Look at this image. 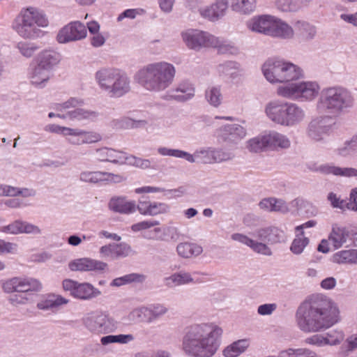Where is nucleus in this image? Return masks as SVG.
Instances as JSON below:
<instances>
[{
  "instance_id": "nucleus-6",
  "label": "nucleus",
  "mask_w": 357,
  "mask_h": 357,
  "mask_svg": "<svg viewBox=\"0 0 357 357\" xmlns=\"http://www.w3.org/2000/svg\"><path fill=\"white\" fill-rule=\"evenodd\" d=\"M264 113L273 123L288 128L295 127L306 119V112L301 106L278 99L268 102L264 106Z\"/></svg>"
},
{
  "instance_id": "nucleus-39",
  "label": "nucleus",
  "mask_w": 357,
  "mask_h": 357,
  "mask_svg": "<svg viewBox=\"0 0 357 357\" xmlns=\"http://www.w3.org/2000/svg\"><path fill=\"white\" fill-rule=\"evenodd\" d=\"M331 261L337 264H357V250H342L335 252Z\"/></svg>"
},
{
  "instance_id": "nucleus-44",
  "label": "nucleus",
  "mask_w": 357,
  "mask_h": 357,
  "mask_svg": "<svg viewBox=\"0 0 357 357\" xmlns=\"http://www.w3.org/2000/svg\"><path fill=\"white\" fill-rule=\"evenodd\" d=\"M278 357H321L316 351L306 347L289 348L279 352Z\"/></svg>"
},
{
  "instance_id": "nucleus-41",
  "label": "nucleus",
  "mask_w": 357,
  "mask_h": 357,
  "mask_svg": "<svg viewBox=\"0 0 357 357\" xmlns=\"http://www.w3.org/2000/svg\"><path fill=\"white\" fill-rule=\"evenodd\" d=\"M250 346L248 339H241L227 346L222 351L225 357H237L245 352Z\"/></svg>"
},
{
  "instance_id": "nucleus-32",
  "label": "nucleus",
  "mask_w": 357,
  "mask_h": 357,
  "mask_svg": "<svg viewBox=\"0 0 357 357\" xmlns=\"http://www.w3.org/2000/svg\"><path fill=\"white\" fill-rule=\"evenodd\" d=\"M3 290L10 294L9 300L13 305L21 303L22 301V279L13 278L6 281L3 284Z\"/></svg>"
},
{
  "instance_id": "nucleus-47",
  "label": "nucleus",
  "mask_w": 357,
  "mask_h": 357,
  "mask_svg": "<svg viewBox=\"0 0 357 357\" xmlns=\"http://www.w3.org/2000/svg\"><path fill=\"white\" fill-rule=\"evenodd\" d=\"M256 6L257 0H234L231 3L234 11L243 15H250L253 13Z\"/></svg>"
},
{
  "instance_id": "nucleus-13",
  "label": "nucleus",
  "mask_w": 357,
  "mask_h": 357,
  "mask_svg": "<svg viewBox=\"0 0 357 357\" xmlns=\"http://www.w3.org/2000/svg\"><path fill=\"white\" fill-rule=\"evenodd\" d=\"M62 287L73 298L82 301H89L101 295V291L91 283H80L71 279L63 280Z\"/></svg>"
},
{
  "instance_id": "nucleus-56",
  "label": "nucleus",
  "mask_w": 357,
  "mask_h": 357,
  "mask_svg": "<svg viewBox=\"0 0 357 357\" xmlns=\"http://www.w3.org/2000/svg\"><path fill=\"white\" fill-rule=\"evenodd\" d=\"M157 152L162 156H172L176 158L190 159L188 152L176 149H170L165 146H160L157 149Z\"/></svg>"
},
{
  "instance_id": "nucleus-62",
  "label": "nucleus",
  "mask_w": 357,
  "mask_h": 357,
  "mask_svg": "<svg viewBox=\"0 0 357 357\" xmlns=\"http://www.w3.org/2000/svg\"><path fill=\"white\" fill-rule=\"evenodd\" d=\"M328 199L334 208H337L342 210H345L346 208L349 209V202L342 199L340 196H337L334 192H330L328 194Z\"/></svg>"
},
{
  "instance_id": "nucleus-1",
  "label": "nucleus",
  "mask_w": 357,
  "mask_h": 357,
  "mask_svg": "<svg viewBox=\"0 0 357 357\" xmlns=\"http://www.w3.org/2000/svg\"><path fill=\"white\" fill-rule=\"evenodd\" d=\"M302 303L296 312L298 328L304 333H317L328 329L341 320L335 303L323 296H314Z\"/></svg>"
},
{
  "instance_id": "nucleus-59",
  "label": "nucleus",
  "mask_w": 357,
  "mask_h": 357,
  "mask_svg": "<svg viewBox=\"0 0 357 357\" xmlns=\"http://www.w3.org/2000/svg\"><path fill=\"white\" fill-rule=\"evenodd\" d=\"M126 163L143 169L151 168V163L149 160L137 158L133 155H127Z\"/></svg>"
},
{
  "instance_id": "nucleus-64",
  "label": "nucleus",
  "mask_w": 357,
  "mask_h": 357,
  "mask_svg": "<svg viewBox=\"0 0 357 357\" xmlns=\"http://www.w3.org/2000/svg\"><path fill=\"white\" fill-rule=\"evenodd\" d=\"M159 225L160 222L159 221L157 220H143L137 223L133 224L131 226V229L134 232H137L142 230L150 229Z\"/></svg>"
},
{
  "instance_id": "nucleus-49",
  "label": "nucleus",
  "mask_w": 357,
  "mask_h": 357,
  "mask_svg": "<svg viewBox=\"0 0 357 357\" xmlns=\"http://www.w3.org/2000/svg\"><path fill=\"white\" fill-rule=\"evenodd\" d=\"M310 243V239L305 236L304 232H296L295 238L290 245V250L294 255H301Z\"/></svg>"
},
{
  "instance_id": "nucleus-48",
  "label": "nucleus",
  "mask_w": 357,
  "mask_h": 357,
  "mask_svg": "<svg viewBox=\"0 0 357 357\" xmlns=\"http://www.w3.org/2000/svg\"><path fill=\"white\" fill-rule=\"evenodd\" d=\"M84 104L83 99L77 97H72L62 103H54L52 105V108L56 112H61L66 113L68 111H71L70 109H76L77 107H82Z\"/></svg>"
},
{
  "instance_id": "nucleus-53",
  "label": "nucleus",
  "mask_w": 357,
  "mask_h": 357,
  "mask_svg": "<svg viewBox=\"0 0 357 357\" xmlns=\"http://www.w3.org/2000/svg\"><path fill=\"white\" fill-rule=\"evenodd\" d=\"M144 279V277L142 275L130 273L114 279L110 285L112 287H121L135 282H142Z\"/></svg>"
},
{
  "instance_id": "nucleus-29",
  "label": "nucleus",
  "mask_w": 357,
  "mask_h": 357,
  "mask_svg": "<svg viewBox=\"0 0 357 357\" xmlns=\"http://www.w3.org/2000/svg\"><path fill=\"white\" fill-rule=\"evenodd\" d=\"M270 36L282 40H291L295 36L294 28L275 16Z\"/></svg>"
},
{
  "instance_id": "nucleus-33",
  "label": "nucleus",
  "mask_w": 357,
  "mask_h": 357,
  "mask_svg": "<svg viewBox=\"0 0 357 357\" xmlns=\"http://www.w3.org/2000/svg\"><path fill=\"white\" fill-rule=\"evenodd\" d=\"M328 236L333 250H338L347 243L349 231L346 227L334 224Z\"/></svg>"
},
{
  "instance_id": "nucleus-11",
  "label": "nucleus",
  "mask_w": 357,
  "mask_h": 357,
  "mask_svg": "<svg viewBox=\"0 0 357 357\" xmlns=\"http://www.w3.org/2000/svg\"><path fill=\"white\" fill-rule=\"evenodd\" d=\"M48 20L45 15L37 8L29 7L24 10V38H38L43 31L37 26L46 27Z\"/></svg>"
},
{
  "instance_id": "nucleus-10",
  "label": "nucleus",
  "mask_w": 357,
  "mask_h": 357,
  "mask_svg": "<svg viewBox=\"0 0 357 357\" xmlns=\"http://www.w3.org/2000/svg\"><path fill=\"white\" fill-rule=\"evenodd\" d=\"M181 38L185 47L195 52L210 48L214 38L211 33L198 29H187L180 33Z\"/></svg>"
},
{
  "instance_id": "nucleus-19",
  "label": "nucleus",
  "mask_w": 357,
  "mask_h": 357,
  "mask_svg": "<svg viewBox=\"0 0 357 357\" xmlns=\"http://www.w3.org/2000/svg\"><path fill=\"white\" fill-rule=\"evenodd\" d=\"M195 95L194 84L188 79H183L169 89L164 95L163 98L166 100L184 102L191 100Z\"/></svg>"
},
{
  "instance_id": "nucleus-9",
  "label": "nucleus",
  "mask_w": 357,
  "mask_h": 357,
  "mask_svg": "<svg viewBox=\"0 0 357 357\" xmlns=\"http://www.w3.org/2000/svg\"><path fill=\"white\" fill-rule=\"evenodd\" d=\"M291 82L277 88L278 96L301 102H311L320 96L321 86L317 81Z\"/></svg>"
},
{
  "instance_id": "nucleus-58",
  "label": "nucleus",
  "mask_w": 357,
  "mask_h": 357,
  "mask_svg": "<svg viewBox=\"0 0 357 357\" xmlns=\"http://www.w3.org/2000/svg\"><path fill=\"white\" fill-rule=\"evenodd\" d=\"M116 259L125 258L134 255L135 252L131 246L125 242L115 243Z\"/></svg>"
},
{
  "instance_id": "nucleus-16",
  "label": "nucleus",
  "mask_w": 357,
  "mask_h": 357,
  "mask_svg": "<svg viewBox=\"0 0 357 357\" xmlns=\"http://www.w3.org/2000/svg\"><path fill=\"white\" fill-rule=\"evenodd\" d=\"M112 321L109 315L102 311L91 312L82 319L84 326L90 332L97 334L109 333Z\"/></svg>"
},
{
  "instance_id": "nucleus-27",
  "label": "nucleus",
  "mask_w": 357,
  "mask_h": 357,
  "mask_svg": "<svg viewBox=\"0 0 357 357\" xmlns=\"http://www.w3.org/2000/svg\"><path fill=\"white\" fill-rule=\"evenodd\" d=\"M52 76V72L34 62L28 69V77L31 84L38 88L45 87Z\"/></svg>"
},
{
  "instance_id": "nucleus-14",
  "label": "nucleus",
  "mask_w": 357,
  "mask_h": 357,
  "mask_svg": "<svg viewBox=\"0 0 357 357\" xmlns=\"http://www.w3.org/2000/svg\"><path fill=\"white\" fill-rule=\"evenodd\" d=\"M208 281H209V278L207 273L198 271L191 273L183 270L176 272L164 278V282L168 287L190 284H201Z\"/></svg>"
},
{
  "instance_id": "nucleus-17",
  "label": "nucleus",
  "mask_w": 357,
  "mask_h": 357,
  "mask_svg": "<svg viewBox=\"0 0 357 357\" xmlns=\"http://www.w3.org/2000/svg\"><path fill=\"white\" fill-rule=\"evenodd\" d=\"M87 36L86 26L78 20L72 21L63 26L58 32L56 40L66 44L84 39Z\"/></svg>"
},
{
  "instance_id": "nucleus-26",
  "label": "nucleus",
  "mask_w": 357,
  "mask_h": 357,
  "mask_svg": "<svg viewBox=\"0 0 357 357\" xmlns=\"http://www.w3.org/2000/svg\"><path fill=\"white\" fill-rule=\"evenodd\" d=\"M274 18L271 15H256L247 20L245 26L252 32L270 36Z\"/></svg>"
},
{
  "instance_id": "nucleus-30",
  "label": "nucleus",
  "mask_w": 357,
  "mask_h": 357,
  "mask_svg": "<svg viewBox=\"0 0 357 357\" xmlns=\"http://www.w3.org/2000/svg\"><path fill=\"white\" fill-rule=\"evenodd\" d=\"M68 299L61 295L55 294H48L42 297L38 302L37 307L43 311H51L55 312L58 308L68 303Z\"/></svg>"
},
{
  "instance_id": "nucleus-15",
  "label": "nucleus",
  "mask_w": 357,
  "mask_h": 357,
  "mask_svg": "<svg viewBox=\"0 0 357 357\" xmlns=\"http://www.w3.org/2000/svg\"><path fill=\"white\" fill-rule=\"evenodd\" d=\"M168 312V308L161 303H151L132 310L130 319L151 324L158 320Z\"/></svg>"
},
{
  "instance_id": "nucleus-35",
  "label": "nucleus",
  "mask_w": 357,
  "mask_h": 357,
  "mask_svg": "<svg viewBox=\"0 0 357 357\" xmlns=\"http://www.w3.org/2000/svg\"><path fill=\"white\" fill-rule=\"evenodd\" d=\"M152 236L149 238L160 240H172L176 241L181 236L179 229L174 225H167L163 227H155L152 231Z\"/></svg>"
},
{
  "instance_id": "nucleus-18",
  "label": "nucleus",
  "mask_w": 357,
  "mask_h": 357,
  "mask_svg": "<svg viewBox=\"0 0 357 357\" xmlns=\"http://www.w3.org/2000/svg\"><path fill=\"white\" fill-rule=\"evenodd\" d=\"M344 339V333L340 329H333L324 333H316L307 337L304 340L306 344L315 347L337 346Z\"/></svg>"
},
{
  "instance_id": "nucleus-21",
  "label": "nucleus",
  "mask_w": 357,
  "mask_h": 357,
  "mask_svg": "<svg viewBox=\"0 0 357 357\" xmlns=\"http://www.w3.org/2000/svg\"><path fill=\"white\" fill-rule=\"evenodd\" d=\"M79 179L82 182L93 184L119 183L124 181L123 176L103 171H83Z\"/></svg>"
},
{
  "instance_id": "nucleus-34",
  "label": "nucleus",
  "mask_w": 357,
  "mask_h": 357,
  "mask_svg": "<svg viewBox=\"0 0 357 357\" xmlns=\"http://www.w3.org/2000/svg\"><path fill=\"white\" fill-rule=\"evenodd\" d=\"M245 147L249 152L254 153L269 150L267 131L248 139L245 143Z\"/></svg>"
},
{
  "instance_id": "nucleus-28",
  "label": "nucleus",
  "mask_w": 357,
  "mask_h": 357,
  "mask_svg": "<svg viewBox=\"0 0 357 357\" xmlns=\"http://www.w3.org/2000/svg\"><path fill=\"white\" fill-rule=\"evenodd\" d=\"M96 153L98 160L101 162L121 165L126 163L127 159V154L125 152L108 147L97 149Z\"/></svg>"
},
{
  "instance_id": "nucleus-40",
  "label": "nucleus",
  "mask_w": 357,
  "mask_h": 357,
  "mask_svg": "<svg viewBox=\"0 0 357 357\" xmlns=\"http://www.w3.org/2000/svg\"><path fill=\"white\" fill-rule=\"evenodd\" d=\"M213 38L214 40L210 48L216 49L218 53L222 54L236 55L238 54V48L233 43L214 35Z\"/></svg>"
},
{
  "instance_id": "nucleus-38",
  "label": "nucleus",
  "mask_w": 357,
  "mask_h": 357,
  "mask_svg": "<svg viewBox=\"0 0 357 357\" xmlns=\"http://www.w3.org/2000/svg\"><path fill=\"white\" fill-rule=\"evenodd\" d=\"M295 34L305 40H312L317 34L316 26L305 20H296L294 23Z\"/></svg>"
},
{
  "instance_id": "nucleus-8",
  "label": "nucleus",
  "mask_w": 357,
  "mask_h": 357,
  "mask_svg": "<svg viewBox=\"0 0 357 357\" xmlns=\"http://www.w3.org/2000/svg\"><path fill=\"white\" fill-rule=\"evenodd\" d=\"M261 71L271 84H282L296 81L304 77L303 70L294 63L283 59L269 58L263 63Z\"/></svg>"
},
{
  "instance_id": "nucleus-50",
  "label": "nucleus",
  "mask_w": 357,
  "mask_h": 357,
  "mask_svg": "<svg viewBox=\"0 0 357 357\" xmlns=\"http://www.w3.org/2000/svg\"><path fill=\"white\" fill-rule=\"evenodd\" d=\"M205 97L207 102L215 107H219L222 102V94L220 86L208 87L205 92Z\"/></svg>"
},
{
  "instance_id": "nucleus-25",
  "label": "nucleus",
  "mask_w": 357,
  "mask_h": 357,
  "mask_svg": "<svg viewBox=\"0 0 357 357\" xmlns=\"http://www.w3.org/2000/svg\"><path fill=\"white\" fill-rule=\"evenodd\" d=\"M228 7V0H215L209 6L199 8V13L203 18L215 22L225 17Z\"/></svg>"
},
{
  "instance_id": "nucleus-61",
  "label": "nucleus",
  "mask_w": 357,
  "mask_h": 357,
  "mask_svg": "<svg viewBox=\"0 0 357 357\" xmlns=\"http://www.w3.org/2000/svg\"><path fill=\"white\" fill-rule=\"evenodd\" d=\"M338 167L333 163H324L316 167L313 170L325 175L337 176Z\"/></svg>"
},
{
  "instance_id": "nucleus-22",
  "label": "nucleus",
  "mask_w": 357,
  "mask_h": 357,
  "mask_svg": "<svg viewBox=\"0 0 357 357\" xmlns=\"http://www.w3.org/2000/svg\"><path fill=\"white\" fill-rule=\"evenodd\" d=\"M246 135V128L238 123L225 124L218 130V137L229 145H236Z\"/></svg>"
},
{
  "instance_id": "nucleus-60",
  "label": "nucleus",
  "mask_w": 357,
  "mask_h": 357,
  "mask_svg": "<svg viewBox=\"0 0 357 357\" xmlns=\"http://www.w3.org/2000/svg\"><path fill=\"white\" fill-rule=\"evenodd\" d=\"M83 144H93L102 139V135L96 131H89L82 129Z\"/></svg>"
},
{
  "instance_id": "nucleus-4",
  "label": "nucleus",
  "mask_w": 357,
  "mask_h": 357,
  "mask_svg": "<svg viewBox=\"0 0 357 357\" xmlns=\"http://www.w3.org/2000/svg\"><path fill=\"white\" fill-rule=\"evenodd\" d=\"M354 103V96L349 89L340 85H334L321 90L315 108L319 114L333 116L349 112Z\"/></svg>"
},
{
  "instance_id": "nucleus-20",
  "label": "nucleus",
  "mask_w": 357,
  "mask_h": 357,
  "mask_svg": "<svg viewBox=\"0 0 357 357\" xmlns=\"http://www.w3.org/2000/svg\"><path fill=\"white\" fill-rule=\"evenodd\" d=\"M273 212H280L287 213L292 209L305 211L309 215H315L317 209L307 200L302 198H296L290 202H287L282 199L273 197Z\"/></svg>"
},
{
  "instance_id": "nucleus-24",
  "label": "nucleus",
  "mask_w": 357,
  "mask_h": 357,
  "mask_svg": "<svg viewBox=\"0 0 357 357\" xmlns=\"http://www.w3.org/2000/svg\"><path fill=\"white\" fill-rule=\"evenodd\" d=\"M170 206L165 202L139 199L137 204L135 201V213L137 211L144 216L166 214L170 211Z\"/></svg>"
},
{
  "instance_id": "nucleus-46",
  "label": "nucleus",
  "mask_w": 357,
  "mask_h": 357,
  "mask_svg": "<svg viewBox=\"0 0 357 357\" xmlns=\"http://www.w3.org/2000/svg\"><path fill=\"white\" fill-rule=\"evenodd\" d=\"M335 153L341 157H348L357 153V134L340 146L335 151Z\"/></svg>"
},
{
  "instance_id": "nucleus-2",
  "label": "nucleus",
  "mask_w": 357,
  "mask_h": 357,
  "mask_svg": "<svg viewBox=\"0 0 357 357\" xmlns=\"http://www.w3.org/2000/svg\"><path fill=\"white\" fill-rule=\"evenodd\" d=\"M222 334V328L214 322L192 324L182 338V350L188 357H212L220 347Z\"/></svg>"
},
{
  "instance_id": "nucleus-23",
  "label": "nucleus",
  "mask_w": 357,
  "mask_h": 357,
  "mask_svg": "<svg viewBox=\"0 0 357 357\" xmlns=\"http://www.w3.org/2000/svg\"><path fill=\"white\" fill-rule=\"evenodd\" d=\"M68 268L72 271L92 272L95 274H102L107 268V264L100 260L90 257H82L71 261Z\"/></svg>"
},
{
  "instance_id": "nucleus-63",
  "label": "nucleus",
  "mask_w": 357,
  "mask_h": 357,
  "mask_svg": "<svg viewBox=\"0 0 357 357\" xmlns=\"http://www.w3.org/2000/svg\"><path fill=\"white\" fill-rule=\"evenodd\" d=\"M99 255L102 259H116L115 243H109L101 246Z\"/></svg>"
},
{
  "instance_id": "nucleus-7",
  "label": "nucleus",
  "mask_w": 357,
  "mask_h": 357,
  "mask_svg": "<svg viewBox=\"0 0 357 357\" xmlns=\"http://www.w3.org/2000/svg\"><path fill=\"white\" fill-rule=\"evenodd\" d=\"M99 89L111 98H121L131 91V79L123 69L114 67H102L94 75Z\"/></svg>"
},
{
  "instance_id": "nucleus-51",
  "label": "nucleus",
  "mask_w": 357,
  "mask_h": 357,
  "mask_svg": "<svg viewBox=\"0 0 357 357\" xmlns=\"http://www.w3.org/2000/svg\"><path fill=\"white\" fill-rule=\"evenodd\" d=\"M24 299H27V296L35 295L42 289L41 282L33 278H24Z\"/></svg>"
},
{
  "instance_id": "nucleus-42",
  "label": "nucleus",
  "mask_w": 357,
  "mask_h": 357,
  "mask_svg": "<svg viewBox=\"0 0 357 357\" xmlns=\"http://www.w3.org/2000/svg\"><path fill=\"white\" fill-rule=\"evenodd\" d=\"M98 116V112L84 109L83 108H76L71 111L66 112V116H63L66 118V120L70 121H93Z\"/></svg>"
},
{
  "instance_id": "nucleus-45",
  "label": "nucleus",
  "mask_w": 357,
  "mask_h": 357,
  "mask_svg": "<svg viewBox=\"0 0 357 357\" xmlns=\"http://www.w3.org/2000/svg\"><path fill=\"white\" fill-rule=\"evenodd\" d=\"M190 159L186 160L190 163L201 162L205 164L213 163L212 147L201 148L195 150L193 154L188 152Z\"/></svg>"
},
{
  "instance_id": "nucleus-54",
  "label": "nucleus",
  "mask_w": 357,
  "mask_h": 357,
  "mask_svg": "<svg viewBox=\"0 0 357 357\" xmlns=\"http://www.w3.org/2000/svg\"><path fill=\"white\" fill-rule=\"evenodd\" d=\"M275 6L282 12H295L300 9L301 3L299 0H276Z\"/></svg>"
},
{
  "instance_id": "nucleus-55",
  "label": "nucleus",
  "mask_w": 357,
  "mask_h": 357,
  "mask_svg": "<svg viewBox=\"0 0 357 357\" xmlns=\"http://www.w3.org/2000/svg\"><path fill=\"white\" fill-rule=\"evenodd\" d=\"M64 137L66 142L71 145L80 146L83 144L82 129L68 127Z\"/></svg>"
},
{
  "instance_id": "nucleus-52",
  "label": "nucleus",
  "mask_w": 357,
  "mask_h": 357,
  "mask_svg": "<svg viewBox=\"0 0 357 357\" xmlns=\"http://www.w3.org/2000/svg\"><path fill=\"white\" fill-rule=\"evenodd\" d=\"M135 340L132 334L109 335L100 338V343L106 346L112 343L128 344Z\"/></svg>"
},
{
  "instance_id": "nucleus-12",
  "label": "nucleus",
  "mask_w": 357,
  "mask_h": 357,
  "mask_svg": "<svg viewBox=\"0 0 357 357\" xmlns=\"http://www.w3.org/2000/svg\"><path fill=\"white\" fill-rule=\"evenodd\" d=\"M333 118L328 114H319L313 117L307 128V135L315 142H321L333 132L335 123Z\"/></svg>"
},
{
  "instance_id": "nucleus-5",
  "label": "nucleus",
  "mask_w": 357,
  "mask_h": 357,
  "mask_svg": "<svg viewBox=\"0 0 357 357\" xmlns=\"http://www.w3.org/2000/svg\"><path fill=\"white\" fill-rule=\"evenodd\" d=\"M283 238V231L274 226L258 228L250 236L241 233H234L231 236L233 241L246 245L253 252L264 256L272 255V250L268 244L280 243Z\"/></svg>"
},
{
  "instance_id": "nucleus-37",
  "label": "nucleus",
  "mask_w": 357,
  "mask_h": 357,
  "mask_svg": "<svg viewBox=\"0 0 357 357\" xmlns=\"http://www.w3.org/2000/svg\"><path fill=\"white\" fill-rule=\"evenodd\" d=\"M60 55L52 50H45L40 53L33 62L45 68L50 72L59 63Z\"/></svg>"
},
{
  "instance_id": "nucleus-57",
  "label": "nucleus",
  "mask_w": 357,
  "mask_h": 357,
  "mask_svg": "<svg viewBox=\"0 0 357 357\" xmlns=\"http://www.w3.org/2000/svg\"><path fill=\"white\" fill-rule=\"evenodd\" d=\"M213 163L230 160L234 158V154L222 149L212 148Z\"/></svg>"
},
{
  "instance_id": "nucleus-3",
  "label": "nucleus",
  "mask_w": 357,
  "mask_h": 357,
  "mask_svg": "<svg viewBox=\"0 0 357 357\" xmlns=\"http://www.w3.org/2000/svg\"><path fill=\"white\" fill-rule=\"evenodd\" d=\"M175 75L174 66L160 61L144 65L137 70L133 79L145 90L159 93L165 91L172 84Z\"/></svg>"
},
{
  "instance_id": "nucleus-31",
  "label": "nucleus",
  "mask_w": 357,
  "mask_h": 357,
  "mask_svg": "<svg viewBox=\"0 0 357 357\" xmlns=\"http://www.w3.org/2000/svg\"><path fill=\"white\" fill-rule=\"evenodd\" d=\"M109 208L120 214L135 213V200L128 199L126 197L118 196L111 198L108 203Z\"/></svg>"
},
{
  "instance_id": "nucleus-36",
  "label": "nucleus",
  "mask_w": 357,
  "mask_h": 357,
  "mask_svg": "<svg viewBox=\"0 0 357 357\" xmlns=\"http://www.w3.org/2000/svg\"><path fill=\"white\" fill-rule=\"evenodd\" d=\"M268 149L278 151L287 149L291 146V141L287 136L275 130L267 131Z\"/></svg>"
},
{
  "instance_id": "nucleus-43",
  "label": "nucleus",
  "mask_w": 357,
  "mask_h": 357,
  "mask_svg": "<svg viewBox=\"0 0 357 357\" xmlns=\"http://www.w3.org/2000/svg\"><path fill=\"white\" fill-rule=\"evenodd\" d=\"M176 251L179 256L183 258L197 257L203 252L202 247L193 243H181L176 247Z\"/></svg>"
}]
</instances>
